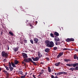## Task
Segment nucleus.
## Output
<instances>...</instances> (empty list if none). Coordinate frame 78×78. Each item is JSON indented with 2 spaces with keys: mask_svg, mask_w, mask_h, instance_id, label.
<instances>
[{
  "mask_svg": "<svg viewBox=\"0 0 78 78\" xmlns=\"http://www.w3.org/2000/svg\"><path fill=\"white\" fill-rule=\"evenodd\" d=\"M13 50L14 51L16 52L18 51V47L15 48H14L13 49Z\"/></svg>",
  "mask_w": 78,
  "mask_h": 78,
  "instance_id": "14",
  "label": "nucleus"
},
{
  "mask_svg": "<svg viewBox=\"0 0 78 78\" xmlns=\"http://www.w3.org/2000/svg\"><path fill=\"white\" fill-rule=\"evenodd\" d=\"M6 59L5 58L4 59V61H6Z\"/></svg>",
  "mask_w": 78,
  "mask_h": 78,
  "instance_id": "55",
  "label": "nucleus"
},
{
  "mask_svg": "<svg viewBox=\"0 0 78 78\" xmlns=\"http://www.w3.org/2000/svg\"><path fill=\"white\" fill-rule=\"evenodd\" d=\"M23 57V58L26 59V58H28V56L27 54H25L24 53H23L22 54Z\"/></svg>",
  "mask_w": 78,
  "mask_h": 78,
  "instance_id": "5",
  "label": "nucleus"
},
{
  "mask_svg": "<svg viewBox=\"0 0 78 78\" xmlns=\"http://www.w3.org/2000/svg\"><path fill=\"white\" fill-rule=\"evenodd\" d=\"M1 70H2V69L1 68H0V71H1Z\"/></svg>",
  "mask_w": 78,
  "mask_h": 78,
  "instance_id": "57",
  "label": "nucleus"
},
{
  "mask_svg": "<svg viewBox=\"0 0 78 78\" xmlns=\"http://www.w3.org/2000/svg\"><path fill=\"white\" fill-rule=\"evenodd\" d=\"M41 64H42V65H44V62H41Z\"/></svg>",
  "mask_w": 78,
  "mask_h": 78,
  "instance_id": "50",
  "label": "nucleus"
},
{
  "mask_svg": "<svg viewBox=\"0 0 78 78\" xmlns=\"http://www.w3.org/2000/svg\"><path fill=\"white\" fill-rule=\"evenodd\" d=\"M70 49L65 48L63 49V51H66V50H70Z\"/></svg>",
  "mask_w": 78,
  "mask_h": 78,
  "instance_id": "26",
  "label": "nucleus"
},
{
  "mask_svg": "<svg viewBox=\"0 0 78 78\" xmlns=\"http://www.w3.org/2000/svg\"><path fill=\"white\" fill-rule=\"evenodd\" d=\"M74 50L78 51V49H75Z\"/></svg>",
  "mask_w": 78,
  "mask_h": 78,
  "instance_id": "48",
  "label": "nucleus"
},
{
  "mask_svg": "<svg viewBox=\"0 0 78 78\" xmlns=\"http://www.w3.org/2000/svg\"><path fill=\"white\" fill-rule=\"evenodd\" d=\"M54 35L57 36H59V33H58V32H55L54 33Z\"/></svg>",
  "mask_w": 78,
  "mask_h": 78,
  "instance_id": "15",
  "label": "nucleus"
},
{
  "mask_svg": "<svg viewBox=\"0 0 78 78\" xmlns=\"http://www.w3.org/2000/svg\"><path fill=\"white\" fill-rule=\"evenodd\" d=\"M70 60H69V59H67V58H65L64 59V61H65V62H68V61H69Z\"/></svg>",
  "mask_w": 78,
  "mask_h": 78,
  "instance_id": "24",
  "label": "nucleus"
},
{
  "mask_svg": "<svg viewBox=\"0 0 78 78\" xmlns=\"http://www.w3.org/2000/svg\"><path fill=\"white\" fill-rule=\"evenodd\" d=\"M57 43H58V45H59L61 44V42L60 41L57 42Z\"/></svg>",
  "mask_w": 78,
  "mask_h": 78,
  "instance_id": "38",
  "label": "nucleus"
},
{
  "mask_svg": "<svg viewBox=\"0 0 78 78\" xmlns=\"http://www.w3.org/2000/svg\"><path fill=\"white\" fill-rule=\"evenodd\" d=\"M7 47H8V50H9V46L8 45H7Z\"/></svg>",
  "mask_w": 78,
  "mask_h": 78,
  "instance_id": "39",
  "label": "nucleus"
},
{
  "mask_svg": "<svg viewBox=\"0 0 78 78\" xmlns=\"http://www.w3.org/2000/svg\"><path fill=\"white\" fill-rule=\"evenodd\" d=\"M35 25H37V21H36L35 22Z\"/></svg>",
  "mask_w": 78,
  "mask_h": 78,
  "instance_id": "41",
  "label": "nucleus"
},
{
  "mask_svg": "<svg viewBox=\"0 0 78 78\" xmlns=\"http://www.w3.org/2000/svg\"><path fill=\"white\" fill-rule=\"evenodd\" d=\"M55 75H56V73H55Z\"/></svg>",
  "mask_w": 78,
  "mask_h": 78,
  "instance_id": "64",
  "label": "nucleus"
},
{
  "mask_svg": "<svg viewBox=\"0 0 78 78\" xmlns=\"http://www.w3.org/2000/svg\"><path fill=\"white\" fill-rule=\"evenodd\" d=\"M55 37H56L57 38H55L54 39L55 41H60L59 39L57 37L55 36Z\"/></svg>",
  "mask_w": 78,
  "mask_h": 78,
  "instance_id": "11",
  "label": "nucleus"
},
{
  "mask_svg": "<svg viewBox=\"0 0 78 78\" xmlns=\"http://www.w3.org/2000/svg\"><path fill=\"white\" fill-rule=\"evenodd\" d=\"M54 78H58V77L56 76L55 77H54Z\"/></svg>",
  "mask_w": 78,
  "mask_h": 78,
  "instance_id": "52",
  "label": "nucleus"
},
{
  "mask_svg": "<svg viewBox=\"0 0 78 78\" xmlns=\"http://www.w3.org/2000/svg\"><path fill=\"white\" fill-rule=\"evenodd\" d=\"M24 63H25V62H22V64H24Z\"/></svg>",
  "mask_w": 78,
  "mask_h": 78,
  "instance_id": "53",
  "label": "nucleus"
},
{
  "mask_svg": "<svg viewBox=\"0 0 78 78\" xmlns=\"http://www.w3.org/2000/svg\"><path fill=\"white\" fill-rule=\"evenodd\" d=\"M62 64V63L60 62H58V63H55V66H59L60 64Z\"/></svg>",
  "mask_w": 78,
  "mask_h": 78,
  "instance_id": "10",
  "label": "nucleus"
},
{
  "mask_svg": "<svg viewBox=\"0 0 78 78\" xmlns=\"http://www.w3.org/2000/svg\"><path fill=\"white\" fill-rule=\"evenodd\" d=\"M18 63H19V62L18 60H14V63L15 65H17Z\"/></svg>",
  "mask_w": 78,
  "mask_h": 78,
  "instance_id": "12",
  "label": "nucleus"
},
{
  "mask_svg": "<svg viewBox=\"0 0 78 78\" xmlns=\"http://www.w3.org/2000/svg\"><path fill=\"white\" fill-rule=\"evenodd\" d=\"M30 26L32 27V25L31 24H30Z\"/></svg>",
  "mask_w": 78,
  "mask_h": 78,
  "instance_id": "58",
  "label": "nucleus"
},
{
  "mask_svg": "<svg viewBox=\"0 0 78 78\" xmlns=\"http://www.w3.org/2000/svg\"><path fill=\"white\" fill-rule=\"evenodd\" d=\"M51 78H55V77L53 75H51Z\"/></svg>",
  "mask_w": 78,
  "mask_h": 78,
  "instance_id": "35",
  "label": "nucleus"
},
{
  "mask_svg": "<svg viewBox=\"0 0 78 78\" xmlns=\"http://www.w3.org/2000/svg\"><path fill=\"white\" fill-rule=\"evenodd\" d=\"M27 74V73H26V75Z\"/></svg>",
  "mask_w": 78,
  "mask_h": 78,
  "instance_id": "61",
  "label": "nucleus"
},
{
  "mask_svg": "<svg viewBox=\"0 0 78 78\" xmlns=\"http://www.w3.org/2000/svg\"><path fill=\"white\" fill-rule=\"evenodd\" d=\"M44 73V72H41V73H40V74L42 75Z\"/></svg>",
  "mask_w": 78,
  "mask_h": 78,
  "instance_id": "40",
  "label": "nucleus"
},
{
  "mask_svg": "<svg viewBox=\"0 0 78 78\" xmlns=\"http://www.w3.org/2000/svg\"><path fill=\"white\" fill-rule=\"evenodd\" d=\"M51 37H55V35L53 33H51L50 34Z\"/></svg>",
  "mask_w": 78,
  "mask_h": 78,
  "instance_id": "22",
  "label": "nucleus"
},
{
  "mask_svg": "<svg viewBox=\"0 0 78 78\" xmlns=\"http://www.w3.org/2000/svg\"><path fill=\"white\" fill-rule=\"evenodd\" d=\"M47 60H49V58H46Z\"/></svg>",
  "mask_w": 78,
  "mask_h": 78,
  "instance_id": "42",
  "label": "nucleus"
},
{
  "mask_svg": "<svg viewBox=\"0 0 78 78\" xmlns=\"http://www.w3.org/2000/svg\"><path fill=\"white\" fill-rule=\"evenodd\" d=\"M45 44L47 47L49 48H52L54 46V44L53 42L52 41H50L48 40L45 41Z\"/></svg>",
  "mask_w": 78,
  "mask_h": 78,
  "instance_id": "1",
  "label": "nucleus"
},
{
  "mask_svg": "<svg viewBox=\"0 0 78 78\" xmlns=\"http://www.w3.org/2000/svg\"><path fill=\"white\" fill-rule=\"evenodd\" d=\"M34 43H37L38 42V39L37 38H34Z\"/></svg>",
  "mask_w": 78,
  "mask_h": 78,
  "instance_id": "9",
  "label": "nucleus"
},
{
  "mask_svg": "<svg viewBox=\"0 0 78 78\" xmlns=\"http://www.w3.org/2000/svg\"><path fill=\"white\" fill-rule=\"evenodd\" d=\"M73 71H76V69H75V68H73Z\"/></svg>",
  "mask_w": 78,
  "mask_h": 78,
  "instance_id": "49",
  "label": "nucleus"
},
{
  "mask_svg": "<svg viewBox=\"0 0 78 78\" xmlns=\"http://www.w3.org/2000/svg\"><path fill=\"white\" fill-rule=\"evenodd\" d=\"M16 78H20V77H16Z\"/></svg>",
  "mask_w": 78,
  "mask_h": 78,
  "instance_id": "62",
  "label": "nucleus"
},
{
  "mask_svg": "<svg viewBox=\"0 0 78 78\" xmlns=\"http://www.w3.org/2000/svg\"><path fill=\"white\" fill-rule=\"evenodd\" d=\"M2 33H3L2 32V31L1 32V34H2Z\"/></svg>",
  "mask_w": 78,
  "mask_h": 78,
  "instance_id": "56",
  "label": "nucleus"
},
{
  "mask_svg": "<svg viewBox=\"0 0 78 78\" xmlns=\"http://www.w3.org/2000/svg\"><path fill=\"white\" fill-rule=\"evenodd\" d=\"M76 66H78V63H71L70 64V67L73 66V67H75Z\"/></svg>",
  "mask_w": 78,
  "mask_h": 78,
  "instance_id": "6",
  "label": "nucleus"
},
{
  "mask_svg": "<svg viewBox=\"0 0 78 78\" xmlns=\"http://www.w3.org/2000/svg\"><path fill=\"white\" fill-rule=\"evenodd\" d=\"M66 42H70V38H67V39H66Z\"/></svg>",
  "mask_w": 78,
  "mask_h": 78,
  "instance_id": "19",
  "label": "nucleus"
},
{
  "mask_svg": "<svg viewBox=\"0 0 78 78\" xmlns=\"http://www.w3.org/2000/svg\"><path fill=\"white\" fill-rule=\"evenodd\" d=\"M48 72L49 73H51V69L50 68V66L48 67Z\"/></svg>",
  "mask_w": 78,
  "mask_h": 78,
  "instance_id": "17",
  "label": "nucleus"
},
{
  "mask_svg": "<svg viewBox=\"0 0 78 78\" xmlns=\"http://www.w3.org/2000/svg\"><path fill=\"white\" fill-rule=\"evenodd\" d=\"M74 39L73 38H70V41H72L73 42H74Z\"/></svg>",
  "mask_w": 78,
  "mask_h": 78,
  "instance_id": "27",
  "label": "nucleus"
},
{
  "mask_svg": "<svg viewBox=\"0 0 78 78\" xmlns=\"http://www.w3.org/2000/svg\"><path fill=\"white\" fill-rule=\"evenodd\" d=\"M55 44L56 45H58V42H56Z\"/></svg>",
  "mask_w": 78,
  "mask_h": 78,
  "instance_id": "43",
  "label": "nucleus"
},
{
  "mask_svg": "<svg viewBox=\"0 0 78 78\" xmlns=\"http://www.w3.org/2000/svg\"><path fill=\"white\" fill-rule=\"evenodd\" d=\"M24 42H25V43H27V40H24Z\"/></svg>",
  "mask_w": 78,
  "mask_h": 78,
  "instance_id": "36",
  "label": "nucleus"
},
{
  "mask_svg": "<svg viewBox=\"0 0 78 78\" xmlns=\"http://www.w3.org/2000/svg\"><path fill=\"white\" fill-rule=\"evenodd\" d=\"M9 33L10 34V35H11V36H13V32H12L11 31H9Z\"/></svg>",
  "mask_w": 78,
  "mask_h": 78,
  "instance_id": "23",
  "label": "nucleus"
},
{
  "mask_svg": "<svg viewBox=\"0 0 78 78\" xmlns=\"http://www.w3.org/2000/svg\"><path fill=\"white\" fill-rule=\"evenodd\" d=\"M63 54V52H60L58 54V55H57V58H59V57L61 56Z\"/></svg>",
  "mask_w": 78,
  "mask_h": 78,
  "instance_id": "7",
  "label": "nucleus"
},
{
  "mask_svg": "<svg viewBox=\"0 0 78 78\" xmlns=\"http://www.w3.org/2000/svg\"><path fill=\"white\" fill-rule=\"evenodd\" d=\"M57 49V48L56 47H54L53 48V50H56Z\"/></svg>",
  "mask_w": 78,
  "mask_h": 78,
  "instance_id": "30",
  "label": "nucleus"
},
{
  "mask_svg": "<svg viewBox=\"0 0 78 78\" xmlns=\"http://www.w3.org/2000/svg\"><path fill=\"white\" fill-rule=\"evenodd\" d=\"M41 71H42V72H43L44 71V69H41Z\"/></svg>",
  "mask_w": 78,
  "mask_h": 78,
  "instance_id": "51",
  "label": "nucleus"
},
{
  "mask_svg": "<svg viewBox=\"0 0 78 78\" xmlns=\"http://www.w3.org/2000/svg\"><path fill=\"white\" fill-rule=\"evenodd\" d=\"M5 74H6V75L7 76H8V73H7V72L6 73H5Z\"/></svg>",
  "mask_w": 78,
  "mask_h": 78,
  "instance_id": "44",
  "label": "nucleus"
},
{
  "mask_svg": "<svg viewBox=\"0 0 78 78\" xmlns=\"http://www.w3.org/2000/svg\"><path fill=\"white\" fill-rule=\"evenodd\" d=\"M25 76H22L21 77V78H25Z\"/></svg>",
  "mask_w": 78,
  "mask_h": 78,
  "instance_id": "34",
  "label": "nucleus"
},
{
  "mask_svg": "<svg viewBox=\"0 0 78 78\" xmlns=\"http://www.w3.org/2000/svg\"><path fill=\"white\" fill-rule=\"evenodd\" d=\"M9 68L10 69V71H12L13 70V68L12 67V66L9 67Z\"/></svg>",
  "mask_w": 78,
  "mask_h": 78,
  "instance_id": "16",
  "label": "nucleus"
},
{
  "mask_svg": "<svg viewBox=\"0 0 78 78\" xmlns=\"http://www.w3.org/2000/svg\"><path fill=\"white\" fill-rule=\"evenodd\" d=\"M50 51V49L48 48H47L45 49L44 51L45 52L48 53Z\"/></svg>",
  "mask_w": 78,
  "mask_h": 78,
  "instance_id": "13",
  "label": "nucleus"
},
{
  "mask_svg": "<svg viewBox=\"0 0 78 78\" xmlns=\"http://www.w3.org/2000/svg\"><path fill=\"white\" fill-rule=\"evenodd\" d=\"M72 68H70V69H69V70H71Z\"/></svg>",
  "mask_w": 78,
  "mask_h": 78,
  "instance_id": "60",
  "label": "nucleus"
},
{
  "mask_svg": "<svg viewBox=\"0 0 78 78\" xmlns=\"http://www.w3.org/2000/svg\"><path fill=\"white\" fill-rule=\"evenodd\" d=\"M32 63L33 64V65H34V66H36L37 65L36 63L35 62H34L33 60H32Z\"/></svg>",
  "mask_w": 78,
  "mask_h": 78,
  "instance_id": "21",
  "label": "nucleus"
},
{
  "mask_svg": "<svg viewBox=\"0 0 78 78\" xmlns=\"http://www.w3.org/2000/svg\"><path fill=\"white\" fill-rule=\"evenodd\" d=\"M77 57L78 56L76 54H75V55H74V58L75 59H77Z\"/></svg>",
  "mask_w": 78,
  "mask_h": 78,
  "instance_id": "20",
  "label": "nucleus"
},
{
  "mask_svg": "<svg viewBox=\"0 0 78 78\" xmlns=\"http://www.w3.org/2000/svg\"><path fill=\"white\" fill-rule=\"evenodd\" d=\"M23 61L26 63H30V62H32L33 61L32 59L30 58H28L24 59L23 60Z\"/></svg>",
  "mask_w": 78,
  "mask_h": 78,
  "instance_id": "4",
  "label": "nucleus"
},
{
  "mask_svg": "<svg viewBox=\"0 0 78 78\" xmlns=\"http://www.w3.org/2000/svg\"><path fill=\"white\" fill-rule=\"evenodd\" d=\"M76 59H77V60L78 61V56H77V57Z\"/></svg>",
  "mask_w": 78,
  "mask_h": 78,
  "instance_id": "59",
  "label": "nucleus"
},
{
  "mask_svg": "<svg viewBox=\"0 0 78 78\" xmlns=\"http://www.w3.org/2000/svg\"><path fill=\"white\" fill-rule=\"evenodd\" d=\"M59 73H57V75H59Z\"/></svg>",
  "mask_w": 78,
  "mask_h": 78,
  "instance_id": "63",
  "label": "nucleus"
},
{
  "mask_svg": "<svg viewBox=\"0 0 78 78\" xmlns=\"http://www.w3.org/2000/svg\"><path fill=\"white\" fill-rule=\"evenodd\" d=\"M5 67L6 68L7 70H9V68L7 66H5Z\"/></svg>",
  "mask_w": 78,
  "mask_h": 78,
  "instance_id": "25",
  "label": "nucleus"
},
{
  "mask_svg": "<svg viewBox=\"0 0 78 78\" xmlns=\"http://www.w3.org/2000/svg\"><path fill=\"white\" fill-rule=\"evenodd\" d=\"M3 72L5 74L7 72V71H5V70H4Z\"/></svg>",
  "mask_w": 78,
  "mask_h": 78,
  "instance_id": "32",
  "label": "nucleus"
},
{
  "mask_svg": "<svg viewBox=\"0 0 78 78\" xmlns=\"http://www.w3.org/2000/svg\"><path fill=\"white\" fill-rule=\"evenodd\" d=\"M35 75H33V77L34 78H36L35 77Z\"/></svg>",
  "mask_w": 78,
  "mask_h": 78,
  "instance_id": "45",
  "label": "nucleus"
},
{
  "mask_svg": "<svg viewBox=\"0 0 78 78\" xmlns=\"http://www.w3.org/2000/svg\"><path fill=\"white\" fill-rule=\"evenodd\" d=\"M9 67H10L12 66L11 63L10 62H9Z\"/></svg>",
  "mask_w": 78,
  "mask_h": 78,
  "instance_id": "29",
  "label": "nucleus"
},
{
  "mask_svg": "<svg viewBox=\"0 0 78 78\" xmlns=\"http://www.w3.org/2000/svg\"><path fill=\"white\" fill-rule=\"evenodd\" d=\"M41 74L40 73L39 75H38L39 76H41Z\"/></svg>",
  "mask_w": 78,
  "mask_h": 78,
  "instance_id": "54",
  "label": "nucleus"
},
{
  "mask_svg": "<svg viewBox=\"0 0 78 78\" xmlns=\"http://www.w3.org/2000/svg\"><path fill=\"white\" fill-rule=\"evenodd\" d=\"M38 57H36L35 58L33 57L31 58L33 61H38L39 58H40L43 56L41 54V53L39 51H38Z\"/></svg>",
  "mask_w": 78,
  "mask_h": 78,
  "instance_id": "2",
  "label": "nucleus"
},
{
  "mask_svg": "<svg viewBox=\"0 0 78 78\" xmlns=\"http://www.w3.org/2000/svg\"><path fill=\"white\" fill-rule=\"evenodd\" d=\"M75 71H77L78 70V66H76L75 67Z\"/></svg>",
  "mask_w": 78,
  "mask_h": 78,
  "instance_id": "28",
  "label": "nucleus"
},
{
  "mask_svg": "<svg viewBox=\"0 0 78 78\" xmlns=\"http://www.w3.org/2000/svg\"><path fill=\"white\" fill-rule=\"evenodd\" d=\"M2 56L5 58H8V55L7 53L5 52V51H2L1 53Z\"/></svg>",
  "mask_w": 78,
  "mask_h": 78,
  "instance_id": "3",
  "label": "nucleus"
},
{
  "mask_svg": "<svg viewBox=\"0 0 78 78\" xmlns=\"http://www.w3.org/2000/svg\"><path fill=\"white\" fill-rule=\"evenodd\" d=\"M62 74H66L67 73H66V72H59V73H58V75H57V76L60 75H62Z\"/></svg>",
  "mask_w": 78,
  "mask_h": 78,
  "instance_id": "8",
  "label": "nucleus"
},
{
  "mask_svg": "<svg viewBox=\"0 0 78 78\" xmlns=\"http://www.w3.org/2000/svg\"><path fill=\"white\" fill-rule=\"evenodd\" d=\"M45 55L46 56H48V54H46Z\"/></svg>",
  "mask_w": 78,
  "mask_h": 78,
  "instance_id": "47",
  "label": "nucleus"
},
{
  "mask_svg": "<svg viewBox=\"0 0 78 78\" xmlns=\"http://www.w3.org/2000/svg\"><path fill=\"white\" fill-rule=\"evenodd\" d=\"M71 70L72 72L74 71V70H73V68H71Z\"/></svg>",
  "mask_w": 78,
  "mask_h": 78,
  "instance_id": "46",
  "label": "nucleus"
},
{
  "mask_svg": "<svg viewBox=\"0 0 78 78\" xmlns=\"http://www.w3.org/2000/svg\"><path fill=\"white\" fill-rule=\"evenodd\" d=\"M67 66H69V67H70V65L69 64H67L66 65Z\"/></svg>",
  "mask_w": 78,
  "mask_h": 78,
  "instance_id": "37",
  "label": "nucleus"
},
{
  "mask_svg": "<svg viewBox=\"0 0 78 78\" xmlns=\"http://www.w3.org/2000/svg\"><path fill=\"white\" fill-rule=\"evenodd\" d=\"M30 41L31 44H34V41L33 40H30Z\"/></svg>",
  "mask_w": 78,
  "mask_h": 78,
  "instance_id": "31",
  "label": "nucleus"
},
{
  "mask_svg": "<svg viewBox=\"0 0 78 78\" xmlns=\"http://www.w3.org/2000/svg\"><path fill=\"white\" fill-rule=\"evenodd\" d=\"M19 73L20 74H23V72L21 71H20V72H19Z\"/></svg>",
  "mask_w": 78,
  "mask_h": 78,
  "instance_id": "33",
  "label": "nucleus"
},
{
  "mask_svg": "<svg viewBox=\"0 0 78 78\" xmlns=\"http://www.w3.org/2000/svg\"><path fill=\"white\" fill-rule=\"evenodd\" d=\"M11 64L13 67H16V66L14 64V63L13 62H11Z\"/></svg>",
  "mask_w": 78,
  "mask_h": 78,
  "instance_id": "18",
  "label": "nucleus"
}]
</instances>
